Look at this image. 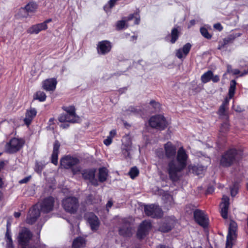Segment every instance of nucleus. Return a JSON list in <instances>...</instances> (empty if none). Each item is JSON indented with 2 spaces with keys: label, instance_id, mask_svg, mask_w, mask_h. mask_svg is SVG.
<instances>
[{
  "label": "nucleus",
  "instance_id": "obj_1",
  "mask_svg": "<svg viewBox=\"0 0 248 248\" xmlns=\"http://www.w3.org/2000/svg\"><path fill=\"white\" fill-rule=\"evenodd\" d=\"M176 159H171L167 163L166 172L169 179L173 182L179 181L182 176V172L187 165L188 155L183 147H180L177 152Z\"/></svg>",
  "mask_w": 248,
  "mask_h": 248
},
{
  "label": "nucleus",
  "instance_id": "obj_2",
  "mask_svg": "<svg viewBox=\"0 0 248 248\" xmlns=\"http://www.w3.org/2000/svg\"><path fill=\"white\" fill-rule=\"evenodd\" d=\"M242 156V152L235 149L228 150L222 155L220 163L223 167H229L237 161Z\"/></svg>",
  "mask_w": 248,
  "mask_h": 248
},
{
  "label": "nucleus",
  "instance_id": "obj_3",
  "mask_svg": "<svg viewBox=\"0 0 248 248\" xmlns=\"http://www.w3.org/2000/svg\"><path fill=\"white\" fill-rule=\"evenodd\" d=\"M63 108L66 113L62 114L59 117V120L61 123L69 122L74 123L78 121L79 118L76 115L75 108L74 106L64 107Z\"/></svg>",
  "mask_w": 248,
  "mask_h": 248
},
{
  "label": "nucleus",
  "instance_id": "obj_4",
  "mask_svg": "<svg viewBox=\"0 0 248 248\" xmlns=\"http://www.w3.org/2000/svg\"><path fill=\"white\" fill-rule=\"evenodd\" d=\"M62 205L64 210L70 213H75L78 207V199L75 197H68L62 200Z\"/></svg>",
  "mask_w": 248,
  "mask_h": 248
},
{
  "label": "nucleus",
  "instance_id": "obj_5",
  "mask_svg": "<svg viewBox=\"0 0 248 248\" xmlns=\"http://www.w3.org/2000/svg\"><path fill=\"white\" fill-rule=\"evenodd\" d=\"M237 224L233 220H231L229 223L228 233L227 236L226 248H232V241L237 237Z\"/></svg>",
  "mask_w": 248,
  "mask_h": 248
},
{
  "label": "nucleus",
  "instance_id": "obj_6",
  "mask_svg": "<svg viewBox=\"0 0 248 248\" xmlns=\"http://www.w3.org/2000/svg\"><path fill=\"white\" fill-rule=\"evenodd\" d=\"M24 141L22 139L13 138L5 145V150L7 153L13 154L19 151L23 147Z\"/></svg>",
  "mask_w": 248,
  "mask_h": 248
},
{
  "label": "nucleus",
  "instance_id": "obj_7",
  "mask_svg": "<svg viewBox=\"0 0 248 248\" xmlns=\"http://www.w3.org/2000/svg\"><path fill=\"white\" fill-rule=\"evenodd\" d=\"M150 125L154 128L162 130L167 126V123L165 117L161 115L152 116L149 120Z\"/></svg>",
  "mask_w": 248,
  "mask_h": 248
},
{
  "label": "nucleus",
  "instance_id": "obj_8",
  "mask_svg": "<svg viewBox=\"0 0 248 248\" xmlns=\"http://www.w3.org/2000/svg\"><path fill=\"white\" fill-rule=\"evenodd\" d=\"M144 212L146 215L152 217H161L163 212L159 206L155 205H146L144 207Z\"/></svg>",
  "mask_w": 248,
  "mask_h": 248
},
{
  "label": "nucleus",
  "instance_id": "obj_9",
  "mask_svg": "<svg viewBox=\"0 0 248 248\" xmlns=\"http://www.w3.org/2000/svg\"><path fill=\"white\" fill-rule=\"evenodd\" d=\"M32 237V234L28 229L26 228L22 229L19 232L17 238L19 244L21 246L27 245Z\"/></svg>",
  "mask_w": 248,
  "mask_h": 248
},
{
  "label": "nucleus",
  "instance_id": "obj_10",
  "mask_svg": "<svg viewBox=\"0 0 248 248\" xmlns=\"http://www.w3.org/2000/svg\"><path fill=\"white\" fill-rule=\"evenodd\" d=\"M194 217L196 222L200 225L205 228L208 224V218L205 213L202 210H196L194 212Z\"/></svg>",
  "mask_w": 248,
  "mask_h": 248
},
{
  "label": "nucleus",
  "instance_id": "obj_11",
  "mask_svg": "<svg viewBox=\"0 0 248 248\" xmlns=\"http://www.w3.org/2000/svg\"><path fill=\"white\" fill-rule=\"evenodd\" d=\"M79 163V160L76 157L66 155L61 159L60 164L62 168L69 169Z\"/></svg>",
  "mask_w": 248,
  "mask_h": 248
},
{
  "label": "nucleus",
  "instance_id": "obj_12",
  "mask_svg": "<svg viewBox=\"0 0 248 248\" xmlns=\"http://www.w3.org/2000/svg\"><path fill=\"white\" fill-rule=\"evenodd\" d=\"M151 224L148 221H143L140 225L137 235L138 238L142 239L148 233L149 230L151 229Z\"/></svg>",
  "mask_w": 248,
  "mask_h": 248
},
{
  "label": "nucleus",
  "instance_id": "obj_13",
  "mask_svg": "<svg viewBox=\"0 0 248 248\" xmlns=\"http://www.w3.org/2000/svg\"><path fill=\"white\" fill-rule=\"evenodd\" d=\"M111 43L107 40L99 42L97 45V49L98 54L105 55L111 50Z\"/></svg>",
  "mask_w": 248,
  "mask_h": 248
},
{
  "label": "nucleus",
  "instance_id": "obj_14",
  "mask_svg": "<svg viewBox=\"0 0 248 248\" xmlns=\"http://www.w3.org/2000/svg\"><path fill=\"white\" fill-rule=\"evenodd\" d=\"M164 148L165 156L168 159H174L176 154L175 146L169 141L164 144Z\"/></svg>",
  "mask_w": 248,
  "mask_h": 248
},
{
  "label": "nucleus",
  "instance_id": "obj_15",
  "mask_svg": "<svg viewBox=\"0 0 248 248\" xmlns=\"http://www.w3.org/2000/svg\"><path fill=\"white\" fill-rule=\"evenodd\" d=\"M95 169L85 170L83 171L82 175L84 179L88 180L92 185L96 186L98 182L95 178Z\"/></svg>",
  "mask_w": 248,
  "mask_h": 248
},
{
  "label": "nucleus",
  "instance_id": "obj_16",
  "mask_svg": "<svg viewBox=\"0 0 248 248\" xmlns=\"http://www.w3.org/2000/svg\"><path fill=\"white\" fill-rule=\"evenodd\" d=\"M229 198L226 196L223 195L222 198V202L220 204V214L222 217L226 219L228 217V211L229 207Z\"/></svg>",
  "mask_w": 248,
  "mask_h": 248
},
{
  "label": "nucleus",
  "instance_id": "obj_17",
  "mask_svg": "<svg viewBox=\"0 0 248 248\" xmlns=\"http://www.w3.org/2000/svg\"><path fill=\"white\" fill-rule=\"evenodd\" d=\"M40 212L38 208L34 206L31 209L29 212L26 221L29 224H32L36 221L38 217L40 216Z\"/></svg>",
  "mask_w": 248,
  "mask_h": 248
},
{
  "label": "nucleus",
  "instance_id": "obj_18",
  "mask_svg": "<svg viewBox=\"0 0 248 248\" xmlns=\"http://www.w3.org/2000/svg\"><path fill=\"white\" fill-rule=\"evenodd\" d=\"M119 234L124 237H130L134 232V230L129 222L124 221V224L119 230Z\"/></svg>",
  "mask_w": 248,
  "mask_h": 248
},
{
  "label": "nucleus",
  "instance_id": "obj_19",
  "mask_svg": "<svg viewBox=\"0 0 248 248\" xmlns=\"http://www.w3.org/2000/svg\"><path fill=\"white\" fill-rule=\"evenodd\" d=\"M174 220L172 218L168 217L162 222L159 227V231L166 232L170 231L173 227Z\"/></svg>",
  "mask_w": 248,
  "mask_h": 248
},
{
  "label": "nucleus",
  "instance_id": "obj_20",
  "mask_svg": "<svg viewBox=\"0 0 248 248\" xmlns=\"http://www.w3.org/2000/svg\"><path fill=\"white\" fill-rule=\"evenodd\" d=\"M201 79L203 83H207L211 80L214 82H217L219 81V77L217 75L214 76L213 72L209 70L201 76Z\"/></svg>",
  "mask_w": 248,
  "mask_h": 248
},
{
  "label": "nucleus",
  "instance_id": "obj_21",
  "mask_svg": "<svg viewBox=\"0 0 248 248\" xmlns=\"http://www.w3.org/2000/svg\"><path fill=\"white\" fill-rule=\"evenodd\" d=\"M87 221L93 231L96 230L99 225V221L96 216L92 213H89L86 216Z\"/></svg>",
  "mask_w": 248,
  "mask_h": 248
},
{
  "label": "nucleus",
  "instance_id": "obj_22",
  "mask_svg": "<svg viewBox=\"0 0 248 248\" xmlns=\"http://www.w3.org/2000/svg\"><path fill=\"white\" fill-rule=\"evenodd\" d=\"M54 199L51 197L45 199L41 205V210L43 212L48 213L51 211L54 206Z\"/></svg>",
  "mask_w": 248,
  "mask_h": 248
},
{
  "label": "nucleus",
  "instance_id": "obj_23",
  "mask_svg": "<svg viewBox=\"0 0 248 248\" xmlns=\"http://www.w3.org/2000/svg\"><path fill=\"white\" fill-rule=\"evenodd\" d=\"M191 48V45L187 43L185 44L182 48H179L176 51V56L179 59L185 58L189 53Z\"/></svg>",
  "mask_w": 248,
  "mask_h": 248
},
{
  "label": "nucleus",
  "instance_id": "obj_24",
  "mask_svg": "<svg viewBox=\"0 0 248 248\" xmlns=\"http://www.w3.org/2000/svg\"><path fill=\"white\" fill-rule=\"evenodd\" d=\"M57 83V82L55 78H49L43 81L42 87L44 90L47 91H53L55 90Z\"/></svg>",
  "mask_w": 248,
  "mask_h": 248
},
{
  "label": "nucleus",
  "instance_id": "obj_25",
  "mask_svg": "<svg viewBox=\"0 0 248 248\" xmlns=\"http://www.w3.org/2000/svg\"><path fill=\"white\" fill-rule=\"evenodd\" d=\"M47 28V26L45 23H41L32 26L28 29L27 32L30 34H37L43 30H45Z\"/></svg>",
  "mask_w": 248,
  "mask_h": 248
},
{
  "label": "nucleus",
  "instance_id": "obj_26",
  "mask_svg": "<svg viewBox=\"0 0 248 248\" xmlns=\"http://www.w3.org/2000/svg\"><path fill=\"white\" fill-rule=\"evenodd\" d=\"M60 147V144L58 140H56L53 144V150L51 155V162L56 165L58 164Z\"/></svg>",
  "mask_w": 248,
  "mask_h": 248
},
{
  "label": "nucleus",
  "instance_id": "obj_27",
  "mask_svg": "<svg viewBox=\"0 0 248 248\" xmlns=\"http://www.w3.org/2000/svg\"><path fill=\"white\" fill-rule=\"evenodd\" d=\"M37 113L36 110L34 108H31L27 110L26 112L25 117L24 118V122L27 125H29L31 123L34 117L36 116Z\"/></svg>",
  "mask_w": 248,
  "mask_h": 248
},
{
  "label": "nucleus",
  "instance_id": "obj_28",
  "mask_svg": "<svg viewBox=\"0 0 248 248\" xmlns=\"http://www.w3.org/2000/svg\"><path fill=\"white\" fill-rule=\"evenodd\" d=\"M241 33H232L229 35L227 38H225L223 39L222 43H220L218 46V49H222L225 45L228 44L230 42L233 41L236 38L238 37L241 35Z\"/></svg>",
  "mask_w": 248,
  "mask_h": 248
},
{
  "label": "nucleus",
  "instance_id": "obj_29",
  "mask_svg": "<svg viewBox=\"0 0 248 248\" xmlns=\"http://www.w3.org/2000/svg\"><path fill=\"white\" fill-rule=\"evenodd\" d=\"M86 241L84 238L79 237L75 239L73 242V248H82L85 246Z\"/></svg>",
  "mask_w": 248,
  "mask_h": 248
},
{
  "label": "nucleus",
  "instance_id": "obj_30",
  "mask_svg": "<svg viewBox=\"0 0 248 248\" xmlns=\"http://www.w3.org/2000/svg\"><path fill=\"white\" fill-rule=\"evenodd\" d=\"M188 168L190 171L198 175L202 174L205 170V167L202 166H189Z\"/></svg>",
  "mask_w": 248,
  "mask_h": 248
},
{
  "label": "nucleus",
  "instance_id": "obj_31",
  "mask_svg": "<svg viewBox=\"0 0 248 248\" xmlns=\"http://www.w3.org/2000/svg\"><path fill=\"white\" fill-rule=\"evenodd\" d=\"M108 171L105 168H102L99 170L98 178L101 182H103L107 180Z\"/></svg>",
  "mask_w": 248,
  "mask_h": 248
},
{
  "label": "nucleus",
  "instance_id": "obj_32",
  "mask_svg": "<svg viewBox=\"0 0 248 248\" xmlns=\"http://www.w3.org/2000/svg\"><path fill=\"white\" fill-rule=\"evenodd\" d=\"M236 82L235 80H232L230 82V86L229 90L228 95L230 99L233 97L236 90Z\"/></svg>",
  "mask_w": 248,
  "mask_h": 248
},
{
  "label": "nucleus",
  "instance_id": "obj_33",
  "mask_svg": "<svg viewBox=\"0 0 248 248\" xmlns=\"http://www.w3.org/2000/svg\"><path fill=\"white\" fill-rule=\"evenodd\" d=\"M6 248H14L13 241L11 238L10 232L7 226V232L5 234Z\"/></svg>",
  "mask_w": 248,
  "mask_h": 248
},
{
  "label": "nucleus",
  "instance_id": "obj_34",
  "mask_svg": "<svg viewBox=\"0 0 248 248\" xmlns=\"http://www.w3.org/2000/svg\"><path fill=\"white\" fill-rule=\"evenodd\" d=\"M25 8L27 11L28 12L29 14L34 13L36 12L38 8V5L36 3L32 2L27 4Z\"/></svg>",
  "mask_w": 248,
  "mask_h": 248
},
{
  "label": "nucleus",
  "instance_id": "obj_35",
  "mask_svg": "<svg viewBox=\"0 0 248 248\" xmlns=\"http://www.w3.org/2000/svg\"><path fill=\"white\" fill-rule=\"evenodd\" d=\"M179 35V31L178 28H174L171 31V39L170 42L174 44L178 39Z\"/></svg>",
  "mask_w": 248,
  "mask_h": 248
},
{
  "label": "nucleus",
  "instance_id": "obj_36",
  "mask_svg": "<svg viewBox=\"0 0 248 248\" xmlns=\"http://www.w3.org/2000/svg\"><path fill=\"white\" fill-rule=\"evenodd\" d=\"M46 97V96L45 93L40 91L37 92L34 95V99L38 100L40 102L45 101Z\"/></svg>",
  "mask_w": 248,
  "mask_h": 248
},
{
  "label": "nucleus",
  "instance_id": "obj_37",
  "mask_svg": "<svg viewBox=\"0 0 248 248\" xmlns=\"http://www.w3.org/2000/svg\"><path fill=\"white\" fill-rule=\"evenodd\" d=\"M18 16L21 18H27L30 16L28 12L27 11L25 7L21 8L19 9L18 13Z\"/></svg>",
  "mask_w": 248,
  "mask_h": 248
},
{
  "label": "nucleus",
  "instance_id": "obj_38",
  "mask_svg": "<svg viewBox=\"0 0 248 248\" xmlns=\"http://www.w3.org/2000/svg\"><path fill=\"white\" fill-rule=\"evenodd\" d=\"M129 175L132 179H134L139 173V171L136 167H133L129 172Z\"/></svg>",
  "mask_w": 248,
  "mask_h": 248
},
{
  "label": "nucleus",
  "instance_id": "obj_39",
  "mask_svg": "<svg viewBox=\"0 0 248 248\" xmlns=\"http://www.w3.org/2000/svg\"><path fill=\"white\" fill-rule=\"evenodd\" d=\"M239 189L238 184H234L231 188V195L232 197H234L237 193Z\"/></svg>",
  "mask_w": 248,
  "mask_h": 248
},
{
  "label": "nucleus",
  "instance_id": "obj_40",
  "mask_svg": "<svg viewBox=\"0 0 248 248\" xmlns=\"http://www.w3.org/2000/svg\"><path fill=\"white\" fill-rule=\"evenodd\" d=\"M200 31L203 36L207 39H210L212 36L209 34L207 30L205 28H201Z\"/></svg>",
  "mask_w": 248,
  "mask_h": 248
},
{
  "label": "nucleus",
  "instance_id": "obj_41",
  "mask_svg": "<svg viewBox=\"0 0 248 248\" xmlns=\"http://www.w3.org/2000/svg\"><path fill=\"white\" fill-rule=\"evenodd\" d=\"M124 115L130 114L132 113H136L137 112V109L135 108L130 107L128 109L123 110Z\"/></svg>",
  "mask_w": 248,
  "mask_h": 248
},
{
  "label": "nucleus",
  "instance_id": "obj_42",
  "mask_svg": "<svg viewBox=\"0 0 248 248\" xmlns=\"http://www.w3.org/2000/svg\"><path fill=\"white\" fill-rule=\"evenodd\" d=\"M150 105L155 108V111H158L160 109V105L159 103L155 102L154 100H152L150 103Z\"/></svg>",
  "mask_w": 248,
  "mask_h": 248
},
{
  "label": "nucleus",
  "instance_id": "obj_43",
  "mask_svg": "<svg viewBox=\"0 0 248 248\" xmlns=\"http://www.w3.org/2000/svg\"><path fill=\"white\" fill-rule=\"evenodd\" d=\"M126 21L125 20H120L118 21L117 23V28L119 30H121L124 29L126 25L125 22Z\"/></svg>",
  "mask_w": 248,
  "mask_h": 248
},
{
  "label": "nucleus",
  "instance_id": "obj_44",
  "mask_svg": "<svg viewBox=\"0 0 248 248\" xmlns=\"http://www.w3.org/2000/svg\"><path fill=\"white\" fill-rule=\"evenodd\" d=\"M226 106L224 105H221L218 110V114L220 116H225L226 115Z\"/></svg>",
  "mask_w": 248,
  "mask_h": 248
},
{
  "label": "nucleus",
  "instance_id": "obj_45",
  "mask_svg": "<svg viewBox=\"0 0 248 248\" xmlns=\"http://www.w3.org/2000/svg\"><path fill=\"white\" fill-rule=\"evenodd\" d=\"M131 146H128L125 148L123 149V153L125 156L129 157L130 156V151L131 150Z\"/></svg>",
  "mask_w": 248,
  "mask_h": 248
},
{
  "label": "nucleus",
  "instance_id": "obj_46",
  "mask_svg": "<svg viewBox=\"0 0 248 248\" xmlns=\"http://www.w3.org/2000/svg\"><path fill=\"white\" fill-rule=\"evenodd\" d=\"M229 129V125L228 123L225 122L222 124L220 127V132H225Z\"/></svg>",
  "mask_w": 248,
  "mask_h": 248
},
{
  "label": "nucleus",
  "instance_id": "obj_47",
  "mask_svg": "<svg viewBox=\"0 0 248 248\" xmlns=\"http://www.w3.org/2000/svg\"><path fill=\"white\" fill-rule=\"evenodd\" d=\"M43 169V166L39 163H36L35 165V171L38 173H41Z\"/></svg>",
  "mask_w": 248,
  "mask_h": 248
},
{
  "label": "nucleus",
  "instance_id": "obj_48",
  "mask_svg": "<svg viewBox=\"0 0 248 248\" xmlns=\"http://www.w3.org/2000/svg\"><path fill=\"white\" fill-rule=\"evenodd\" d=\"M112 137L108 136L106 139L104 140V143L107 146L110 145L112 142Z\"/></svg>",
  "mask_w": 248,
  "mask_h": 248
},
{
  "label": "nucleus",
  "instance_id": "obj_49",
  "mask_svg": "<svg viewBox=\"0 0 248 248\" xmlns=\"http://www.w3.org/2000/svg\"><path fill=\"white\" fill-rule=\"evenodd\" d=\"M156 154L160 158H163L164 157V155L165 156L162 149L158 150L156 152Z\"/></svg>",
  "mask_w": 248,
  "mask_h": 248
},
{
  "label": "nucleus",
  "instance_id": "obj_50",
  "mask_svg": "<svg viewBox=\"0 0 248 248\" xmlns=\"http://www.w3.org/2000/svg\"><path fill=\"white\" fill-rule=\"evenodd\" d=\"M214 28L215 29H216V30H218V31H222V29H223V27H222V26H221V25L220 23H216V24H215L214 25Z\"/></svg>",
  "mask_w": 248,
  "mask_h": 248
},
{
  "label": "nucleus",
  "instance_id": "obj_51",
  "mask_svg": "<svg viewBox=\"0 0 248 248\" xmlns=\"http://www.w3.org/2000/svg\"><path fill=\"white\" fill-rule=\"evenodd\" d=\"M86 202L89 204H92L96 202L95 201L92 199V196L91 195L88 197Z\"/></svg>",
  "mask_w": 248,
  "mask_h": 248
},
{
  "label": "nucleus",
  "instance_id": "obj_52",
  "mask_svg": "<svg viewBox=\"0 0 248 248\" xmlns=\"http://www.w3.org/2000/svg\"><path fill=\"white\" fill-rule=\"evenodd\" d=\"M138 16V13H135V14H131L127 18V19L126 20V21H129V20H131L132 19H133L135 17V16Z\"/></svg>",
  "mask_w": 248,
  "mask_h": 248
},
{
  "label": "nucleus",
  "instance_id": "obj_53",
  "mask_svg": "<svg viewBox=\"0 0 248 248\" xmlns=\"http://www.w3.org/2000/svg\"><path fill=\"white\" fill-rule=\"evenodd\" d=\"M119 0H109L108 1V4L109 5L110 8L113 7L115 4L116 2Z\"/></svg>",
  "mask_w": 248,
  "mask_h": 248
},
{
  "label": "nucleus",
  "instance_id": "obj_54",
  "mask_svg": "<svg viewBox=\"0 0 248 248\" xmlns=\"http://www.w3.org/2000/svg\"><path fill=\"white\" fill-rule=\"evenodd\" d=\"M80 170H81L80 167H77L76 168L72 169V171H73V173L75 174H76V173H78V172H79Z\"/></svg>",
  "mask_w": 248,
  "mask_h": 248
},
{
  "label": "nucleus",
  "instance_id": "obj_55",
  "mask_svg": "<svg viewBox=\"0 0 248 248\" xmlns=\"http://www.w3.org/2000/svg\"><path fill=\"white\" fill-rule=\"evenodd\" d=\"M229 99H230L229 98H228L226 97L225 99V100L222 105H224L225 106L227 107L229 104Z\"/></svg>",
  "mask_w": 248,
  "mask_h": 248
},
{
  "label": "nucleus",
  "instance_id": "obj_56",
  "mask_svg": "<svg viewBox=\"0 0 248 248\" xmlns=\"http://www.w3.org/2000/svg\"><path fill=\"white\" fill-rule=\"evenodd\" d=\"M195 20H191L189 22V23L188 25V28H190L191 26H193L194 25H195Z\"/></svg>",
  "mask_w": 248,
  "mask_h": 248
},
{
  "label": "nucleus",
  "instance_id": "obj_57",
  "mask_svg": "<svg viewBox=\"0 0 248 248\" xmlns=\"http://www.w3.org/2000/svg\"><path fill=\"white\" fill-rule=\"evenodd\" d=\"M29 180V177H26L24 179H23L22 180H21L19 182L21 184H24V183H27Z\"/></svg>",
  "mask_w": 248,
  "mask_h": 248
},
{
  "label": "nucleus",
  "instance_id": "obj_58",
  "mask_svg": "<svg viewBox=\"0 0 248 248\" xmlns=\"http://www.w3.org/2000/svg\"><path fill=\"white\" fill-rule=\"evenodd\" d=\"M113 205V203L112 202V201H109L108 203H107V205H106V207L107 208H110Z\"/></svg>",
  "mask_w": 248,
  "mask_h": 248
},
{
  "label": "nucleus",
  "instance_id": "obj_59",
  "mask_svg": "<svg viewBox=\"0 0 248 248\" xmlns=\"http://www.w3.org/2000/svg\"><path fill=\"white\" fill-rule=\"evenodd\" d=\"M116 131L114 130H112L110 131V132H109L110 135L109 136L111 137L112 138L113 137H114V136L116 135Z\"/></svg>",
  "mask_w": 248,
  "mask_h": 248
},
{
  "label": "nucleus",
  "instance_id": "obj_60",
  "mask_svg": "<svg viewBox=\"0 0 248 248\" xmlns=\"http://www.w3.org/2000/svg\"><path fill=\"white\" fill-rule=\"evenodd\" d=\"M135 18V24H139L140 23V21L139 16V15L136 16Z\"/></svg>",
  "mask_w": 248,
  "mask_h": 248
},
{
  "label": "nucleus",
  "instance_id": "obj_61",
  "mask_svg": "<svg viewBox=\"0 0 248 248\" xmlns=\"http://www.w3.org/2000/svg\"><path fill=\"white\" fill-rule=\"evenodd\" d=\"M60 126L62 127V128H67L69 126V124H61L60 125Z\"/></svg>",
  "mask_w": 248,
  "mask_h": 248
},
{
  "label": "nucleus",
  "instance_id": "obj_62",
  "mask_svg": "<svg viewBox=\"0 0 248 248\" xmlns=\"http://www.w3.org/2000/svg\"><path fill=\"white\" fill-rule=\"evenodd\" d=\"M20 213L19 212H15L14 213V216L15 217L18 218L20 216Z\"/></svg>",
  "mask_w": 248,
  "mask_h": 248
},
{
  "label": "nucleus",
  "instance_id": "obj_63",
  "mask_svg": "<svg viewBox=\"0 0 248 248\" xmlns=\"http://www.w3.org/2000/svg\"><path fill=\"white\" fill-rule=\"evenodd\" d=\"M240 73V71L238 69H235L233 71V74L235 75L239 74Z\"/></svg>",
  "mask_w": 248,
  "mask_h": 248
},
{
  "label": "nucleus",
  "instance_id": "obj_64",
  "mask_svg": "<svg viewBox=\"0 0 248 248\" xmlns=\"http://www.w3.org/2000/svg\"><path fill=\"white\" fill-rule=\"evenodd\" d=\"M248 74V70L247 71H246V70L244 71L243 72H242L240 76H244L245 75H247Z\"/></svg>",
  "mask_w": 248,
  "mask_h": 248
}]
</instances>
